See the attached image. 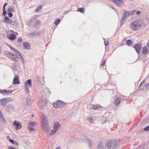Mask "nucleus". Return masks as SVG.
I'll return each mask as SVG.
<instances>
[{
    "mask_svg": "<svg viewBox=\"0 0 149 149\" xmlns=\"http://www.w3.org/2000/svg\"><path fill=\"white\" fill-rule=\"evenodd\" d=\"M118 144L116 141L109 140L106 142V146L107 149H115L118 146Z\"/></svg>",
    "mask_w": 149,
    "mask_h": 149,
    "instance_id": "nucleus-1",
    "label": "nucleus"
},
{
    "mask_svg": "<svg viewBox=\"0 0 149 149\" xmlns=\"http://www.w3.org/2000/svg\"><path fill=\"white\" fill-rule=\"evenodd\" d=\"M141 24L138 20H136L131 23L130 25V29L133 31H135L139 29Z\"/></svg>",
    "mask_w": 149,
    "mask_h": 149,
    "instance_id": "nucleus-2",
    "label": "nucleus"
},
{
    "mask_svg": "<svg viewBox=\"0 0 149 149\" xmlns=\"http://www.w3.org/2000/svg\"><path fill=\"white\" fill-rule=\"evenodd\" d=\"M42 127L44 131L46 132H47L49 131V126L47 119L45 116L42 118Z\"/></svg>",
    "mask_w": 149,
    "mask_h": 149,
    "instance_id": "nucleus-3",
    "label": "nucleus"
},
{
    "mask_svg": "<svg viewBox=\"0 0 149 149\" xmlns=\"http://www.w3.org/2000/svg\"><path fill=\"white\" fill-rule=\"evenodd\" d=\"M53 105L54 107L55 108H61L65 105L66 103L61 101L59 100L55 103H53Z\"/></svg>",
    "mask_w": 149,
    "mask_h": 149,
    "instance_id": "nucleus-4",
    "label": "nucleus"
},
{
    "mask_svg": "<svg viewBox=\"0 0 149 149\" xmlns=\"http://www.w3.org/2000/svg\"><path fill=\"white\" fill-rule=\"evenodd\" d=\"M13 125L15 126V128L17 130H19L22 127V125L21 123L16 120L13 122Z\"/></svg>",
    "mask_w": 149,
    "mask_h": 149,
    "instance_id": "nucleus-5",
    "label": "nucleus"
},
{
    "mask_svg": "<svg viewBox=\"0 0 149 149\" xmlns=\"http://www.w3.org/2000/svg\"><path fill=\"white\" fill-rule=\"evenodd\" d=\"M134 48L137 54H139L141 51V46L140 44H136L134 46Z\"/></svg>",
    "mask_w": 149,
    "mask_h": 149,
    "instance_id": "nucleus-6",
    "label": "nucleus"
},
{
    "mask_svg": "<svg viewBox=\"0 0 149 149\" xmlns=\"http://www.w3.org/2000/svg\"><path fill=\"white\" fill-rule=\"evenodd\" d=\"M79 140V141H78L79 142H80V141L82 142H87L89 143H90V145L88 146H89V147L91 148V143H92V141L91 140L88 139H82L81 140L79 139H78L77 138L75 139V140L76 141L77 139Z\"/></svg>",
    "mask_w": 149,
    "mask_h": 149,
    "instance_id": "nucleus-7",
    "label": "nucleus"
},
{
    "mask_svg": "<svg viewBox=\"0 0 149 149\" xmlns=\"http://www.w3.org/2000/svg\"><path fill=\"white\" fill-rule=\"evenodd\" d=\"M13 84H20V81L19 79V77L18 76H15L13 79Z\"/></svg>",
    "mask_w": 149,
    "mask_h": 149,
    "instance_id": "nucleus-8",
    "label": "nucleus"
},
{
    "mask_svg": "<svg viewBox=\"0 0 149 149\" xmlns=\"http://www.w3.org/2000/svg\"><path fill=\"white\" fill-rule=\"evenodd\" d=\"M8 99L6 98H3L2 99H0V105H6L7 104V100Z\"/></svg>",
    "mask_w": 149,
    "mask_h": 149,
    "instance_id": "nucleus-9",
    "label": "nucleus"
},
{
    "mask_svg": "<svg viewBox=\"0 0 149 149\" xmlns=\"http://www.w3.org/2000/svg\"><path fill=\"white\" fill-rule=\"evenodd\" d=\"M117 6H120L123 4L122 0H112Z\"/></svg>",
    "mask_w": 149,
    "mask_h": 149,
    "instance_id": "nucleus-10",
    "label": "nucleus"
},
{
    "mask_svg": "<svg viewBox=\"0 0 149 149\" xmlns=\"http://www.w3.org/2000/svg\"><path fill=\"white\" fill-rule=\"evenodd\" d=\"M9 47L10 49L12 50L15 53H16L17 55L20 56V57L22 59H23V57L21 56L19 52L17 51L16 50H15L13 47H12L10 46L9 45Z\"/></svg>",
    "mask_w": 149,
    "mask_h": 149,
    "instance_id": "nucleus-11",
    "label": "nucleus"
},
{
    "mask_svg": "<svg viewBox=\"0 0 149 149\" xmlns=\"http://www.w3.org/2000/svg\"><path fill=\"white\" fill-rule=\"evenodd\" d=\"M4 23H6L8 24H11L12 23V20L10 19L7 16H6L4 18Z\"/></svg>",
    "mask_w": 149,
    "mask_h": 149,
    "instance_id": "nucleus-12",
    "label": "nucleus"
},
{
    "mask_svg": "<svg viewBox=\"0 0 149 149\" xmlns=\"http://www.w3.org/2000/svg\"><path fill=\"white\" fill-rule=\"evenodd\" d=\"M23 45L24 49H28L30 48V44L28 42H24Z\"/></svg>",
    "mask_w": 149,
    "mask_h": 149,
    "instance_id": "nucleus-13",
    "label": "nucleus"
},
{
    "mask_svg": "<svg viewBox=\"0 0 149 149\" xmlns=\"http://www.w3.org/2000/svg\"><path fill=\"white\" fill-rule=\"evenodd\" d=\"M142 52L144 55H146L148 52V49L146 47L144 46L143 48Z\"/></svg>",
    "mask_w": 149,
    "mask_h": 149,
    "instance_id": "nucleus-14",
    "label": "nucleus"
},
{
    "mask_svg": "<svg viewBox=\"0 0 149 149\" xmlns=\"http://www.w3.org/2000/svg\"><path fill=\"white\" fill-rule=\"evenodd\" d=\"M88 106L89 107L88 108L94 110H96L99 107V106L97 105L90 104Z\"/></svg>",
    "mask_w": 149,
    "mask_h": 149,
    "instance_id": "nucleus-15",
    "label": "nucleus"
},
{
    "mask_svg": "<svg viewBox=\"0 0 149 149\" xmlns=\"http://www.w3.org/2000/svg\"><path fill=\"white\" fill-rule=\"evenodd\" d=\"M16 38L15 35L14 33H12L9 35L8 39L11 40H15Z\"/></svg>",
    "mask_w": 149,
    "mask_h": 149,
    "instance_id": "nucleus-16",
    "label": "nucleus"
},
{
    "mask_svg": "<svg viewBox=\"0 0 149 149\" xmlns=\"http://www.w3.org/2000/svg\"><path fill=\"white\" fill-rule=\"evenodd\" d=\"M60 127V125L58 123H54V129L58 130V128Z\"/></svg>",
    "mask_w": 149,
    "mask_h": 149,
    "instance_id": "nucleus-17",
    "label": "nucleus"
},
{
    "mask_svg": "<svg viewBox=\"0 0 149 149\" xmlns=\"http://www.w3.org/2000/svg\"><path fill=\"white\" fill-rule=\"evenodd\" d=\"M124 12L123 16L126 19L129 17L130 15L129 12L127 10H124Z\"/></svg>",
    "mask_w": 149,
    "mask_h": 149,
    "instance_id": "nucleus-18",
    "label": "nucleus"
},
{
    "mask_svg": "<svg viewBox=\"0 0 149 149\" xmlns=\"http://www.w3.org/2000/svg\"><path fill=\"white\" fill-rule=\"evenodd\" d=\"M120 99L119 98H117L115 100V104L116 105L119 104L120 101Z\"/></svg>",
    "mask_w": 149,
    "mask_h": 149,
    "instance_id": "nucleus-19",
    "label": "nucleus"
},
{
    "mask_svg": "<svg viewBox=\"0 0 149 149\" xmlns=\"http://www.w3.org/2000/svg\"><path fill=\"white\" fill-rule=\"evenodd\" d=\"M9 141L12 143L16 145L17 146L18 145V143L16 141H14L12 139H10L9 140Z\"/></svg>",
    "mask_w": 149,
    "mask_h": 149,
    "instance_id": "nucleus-20",
    "label": "nucleus"
},
{
    "mask_svg": "<svg viewBox=\"0 0 149 149\" xmlns=\"http://www.w3.org/2000/svg\"><path fill=\"white\" fill-rule=\"evenodd\" d=\"M6 107L8 110H10L11 109H13L14 108V106L11 104H8L7 106Z\"/></svg>",
    "mask_w": 149,
    "mask_h": 149,
    "instance_id": "nucleus-21",
    "label": "nucleus"
},
{
    "mask_svg": "<svg viewBox=\"0 0 149 149\" xmlns=\"http://www.w3.org/2000/svg\"><path fill=\"white\" fill-rule=\"evenodd\" d=\"M36 123L34 122H30L29 123V125L30 126L32 127H34V125L36 124Z\"/></svg>",
    "mask_w": 149,
    "mask_h": 149,
    "instance_id": "nucleus-22",
    "label": "nucleus"
},
{
    "mask_svg": "<svg viewBox=\"0 0 149 149\" xmlns=\"http://www.w3.org/2000/svg\"><path fill=\"white\" fill-rule=\"evenodd\" d=\"M133 43V42L131 41L130 40H128L126 42V44L127 45L130 46L131 45H132Z\"/></svg>",
    "mask_w": 149,
    "mask_h": 149,
    "instance_id": "nucleus-23",
    "label": "nucleus"
},
{
    "mask_svg": "<svg viewBox=\"0 0 149 149\" xmlns=\"http://www.w3.org/2000/svg\"><path fill=\"white\" fill-rule=\"evenodd\" d=\"M27 83L28 84L29 87H32L31 80L30 79H29L27 81Z\"/></svg>",
    "mask_w": 149,
    "mask_h": 149,
    "instance_id": "nucleus-24",
    "label": "nucleus"
},
{
    "mask_svg": "<svg viewBox=\"0 0 149 149\" xmlns=\"http://www.w3.org/2000/svg\"><path fill=\"white\" fill-rule=\"evenodd\" d=\"M60 20L59 19H56L54 23L55 25H58L60 23Z\"/></svg>",
    "mask_w": 149,
    "mask_h": 149,
    "instance_id": "nucleus-25",
    "label": "nucleus"
},
{
    "mask_svg": "<svg viewBox=\"0 0 149 149\" xmlns=\"http://www.w3.org/2000/svg\"><path fill=\"white\" fill-rule=\"evenodd\" d=\"M104 148V146L102 144H99L97 146V149H102Z\"/></svg>",
    "mask_w": 149,
    "mask_h": 149,
    "instance_id": "nucleus-26",
    "label": "nucleus"
},
{
    "mask_svg": "<svg viewBox=\"0 0 149 149\" xmlns=\"http://www.w3.org/2000/svg\"><path fill=\"white\" fill-rule=\"evenodd\" d=\"M42 8V6L41 5H40L38 6L37 7V8L35 9L36 12H38L39 11L40 9Z\"/></svg>",
    "mask_w": 149,
    "mask_h": 149,
    "instance_id": "nucleus-27",
    "label": "nucleus"
},
{
    "mask_svg": "<svg viewBox=\"0 0 149 149\" xmlns=\"http://www.w3.org/2000/svg\"><path fill=\"white\" fill-rule=\"evenodd\" d=\"M13 91L12 90H6V92H5V95H9V94H10L13 92Z\"/></svg>",
    "mask_w": 149,
    "mask_h": 149,
    "instance_id": "nucleus-28",
    "label": "nucleus"
},
{
    "mask_svg": "<svg viewBox=\"0 0 149 149\" xmlns=\"http://www.w3.org/2000/svg\"><path fill=\"white\" fill-rule=\"evenodd\" d=\"M128 12L130 15H133L135 13V10H134Z\"/></svg>",
    "mask_w": 149,
    "mask_h": 149,
    "instance_id": "nucleus-29",
    "label": "nucleus"
},
{
    "mask_svg": "<svg viewBox=\"0 0 149 149\" xmlns=\"http://www.w3.org/2000/svg\"><path fill=\"white\" fill-rule=\"evenodd\" d=\"M77 11L81 13H83L84 12V8H78L77 9Z\"/></svg>",
    "mask_w": 149,
    "mask_h": 149,
    "instance_id": "nucleus-30",
    "label": "nucleus"
},
{
    "mask_svg": "<svg viewBox=\"0 0 149 149\" xmlns=\"http://www.w3.org/2000/svg\"><path fill=\"white\" fill-rule=\"evenodd\" d=\"M6 92V89L1 90L0 91V93H1L3 95H5Z\"/></svg>",
    "mask_w": 149,
    "mask_h": 149,
    "instance_id": "nucleus-31",
    "label": "nucleus"
},
{
    "mask_svg": "<svg viewBox=\"0 0 149 149\" xmlns=\"http://www.w3.org/2000/svg\"><path fill=\"white\" fill-rule=\"evenodd\" d=\"M35 23L36 24L38 25H40L41 23V22L39 20H36L35 22Z\"/></svg>",
    "mask_w": 149,
    "mask_h": 149,
    "instance_id": "nucleus-32",
    "label": "nucleus"
},
{
    "mask_svg": "<svg viewBox=\"0 0 149 149\" xmlns=\"http://www.w3.org/2000/svg\"><path fill=\"white\" fill-rule=\"evenodd\" d=\"M33 101V100L31 99H29L27 100V103L29 105V104H31V102Z\"/></svg>",
    "mask_w": 149,
    "mask_h": 149,
    "instance_id": "nucleus-33",
    "label": "nucleus"
},
{
    "mask_svg": "<svg viewBox=\"0 0 149 149\" xmlns=\"http://www.w3.org/2000/svg\"><path fill=\"white\" fill-rule=\"evenodd\" d=\"M57 131V130H55L54 129V130L51 131L50 134H54L55 133H56Z\"/></svg>",
    "mask_w": 149,
    "mask_h": 149,
    "instance_id": "nucleus-34",
    "label": "nucleus"
},
{
    "mask_svg": "<svg viewBox=\"0 0 149 149\" xmlns=\"http://www.w3.org/2000/svg\"><path fill=\"white\" fill-rule=\"evenodd\" d=\"M0 120H4V119L3 118V115L1 112H0Z\"/></svg>",
    "mask_w": 149,
    "mask_h": 149,
    "instance_id": "nucleus-35",
    "label": "nucleus"
},
{
    "mask_svg": "<svg viewBox=\"0 0 149 149\" xmlns=\"http://www.w3.org/2000/svg\"><path fill=\"white\" fill-rule=\"evenodd\" d=\"M87 120L88 121V122L90 123H91L93 122V121L92 120V119L90 117H88L87 118Z\"/></svg>",
    "mask_w": 149,
    "mask_h": 149,
    "instance_id": "nucleus-36",
    "label": "nucleus"
},
{
    "mask_svg": "<svg viewBox=\"0 0 149 149\" xmlns=\"http://www.w3.org/2000/svg\"><path fill=\"white\" fill-rule=\"evenodd\" d=\"M143 130L145 131H149V125L143 129Z\"/></svg>",
    "mask_w": 149,
    "mask_h": 149,
    "instance_id": "nucleus-37",
    "label": "nucleus"
},
{
    "mask_svg": "<svg viewBox=\"0 0 149 149\" xmlns=\"http://www.w3.org/2000/svg\"><path fill=\"white\" fill-rule=\"evenodd\" d=\"M7 14L8 15V16L9 17H11L13 15V14L11 12H9Z\"/></svg>",
    "mask_w": 149,
    "mask_h": 149,
    "instance_id": "nucleus-38",
    "label": "nucleus"
},
{
    "mask_svg": "<svg viewBox=\"0 0 149 149\" xmlns=\"http://www.w3.org/2000/svg\"><path fill=\"white\" fill-rule=\"evenodd\" d=\"M23 41V39L19 37L17 39V41L21 42L22 41Z\"/></svg>",
    "mask_w": 149,
    "mask_h": 149,
    "instance_id": "nucleus-39",
    "label": "nucleus"
},
{
    "mask_svg": "<svg viewBox=\"0 0 149 149\" xmlns=\"http://www.w3.org/2000/svg\"><path fill=\"white\" fill-rule=\"evenodd\" d=\"M104 44L105 46H107L108 45L109 42L108 41H105L104 42Z\"/></svg>",
    "mask_w": 149,
    "mask_h": 149,
    "instance_id": "nucleus-40",
    "label": "nucleus"
},
{
    "mask_svg": "<svg viewBox=\"0 0 149 149\" xmlns=\"http://www.w3.org/2000/svg\"><path fill=\"white\" fill-rule=\"evenodd\" d=\"M25 90L26 91V92L27 93H28L29 92V88L27 86L25 88Z\"/></svg>",
    "mask_w": 149,
    "mask_h": 149,
    "instance_id": "nucleus-41",
    "label": "nucleus"
},
{
    "mask_svg": "<svg viewBox=\"0 0 149 149\" xmlns=\"http://www.w3.org/2000/svg\"><path fill=\"white\" fill-rule=\"evenodd\" d=\"M13 9V8H9L8 9V11H9V12H12Z\"/></svg>",
    "mask_w": 149,
    "mask_h": 149,
    "instance_id": "nucleus-42",
    "label": "nucleus"
},
{
    "mask_svg": "<svg viewBox=\"0 0 149 149\" xmlns=\"http://www.w3.org/2000/svg\"><path fill=\"white\" fill-rule=\"evenodd\" d=\"M6 10H3V13L2 15L3 16H5L6 14Z\"/></svg>",
    "mask_w": 149,
    "mask_h": 149,
    "instance_id": "nucleus-43",
    "label": "nucleus"
},
{
    "mask_svg": "<svg viewBox=\"0 0 149 149\" xmlns=\"http://www.w3.org/2000/svg\"><path fill=\"white\" fill-rule=\"evenodd\" d=\"M120 27H121V26L122 25H123V24H124V21L121 20L120 21Z\"/></svg>",
    "mask_w": 149,
    "mask_h": 149,
    "instance_id": "nucleus-44",
    "label": "nucleus"
},
{
    "mask_svg": "<svg viewBox=\"0 0 149 149\" xmlns=\"http://www.w3.org/2000/svg\"><path fill=\"white\" fill-rule=\"evenodd\" d=\"M28 129L30 131H32L33 130V128L30 127H28Z\"/></svg>",
    "mask_w": 149,
    "mask_h": 149,
    "instance_id": "nucleus-45",
    "label": "nucleus"
},
{
    "mask_svg": "<svg viewBox=\"0 0 149 149\" xmlns=\"http://www.w3.org/2000/svg\"><path fill=\"white\" fill-rule=\"evenodd\" d=\"M8 149H16L11 146H8Z\"/></svg>",
    "mask_w": 149,
    "mask_h": 149,
    "instance_id": "nucleus-46",
    "label": "nucleus"
},
{
    "mask_svg": "<svg viewBox=\"0 0 149 149\" xmlns=\"http://www.w3.org/2000/svg\"><path fill=\"white\" fill-rule=\"evenodd\" d=\"M105 62H106V61H105V60H104L103 62L101 63V66H103L104 64L105 63Z\"/></svg>",
    "mask_w": 149,
    "mask_h": 149,
    "instance_id": "nucleus-47",
    "label": "nucleus"
},
{
    "mask_svg": "<svg viewBox=\"0 0 149 149\" xmlns=\"http://www.w3.org/2000/svg\"><path fill=\"white\" fill-rule=\"evenodd\" d=\"M126 19V18L123 16V17L122 18L121 20L124 21Z\"/></svg>",
    "mask_w": 149,
    "mask_h": 149,
    "instance_id": "nucleus-48",
    "label": "nucleus"
},
{
    "mask_svg": "<svg viewBox=\"0 0 149 149\" xmlns=\"http://www.w3.org/2000/svg\"><path fill=\"white\" fill-rule=\"evenodd\" d=\"M146 87L147 88H149V82L146 85Z\"/></svg>",
    "mask_w": 149,
    "mask_h": 149,
    "instance_id": "nucleus-49",
    "label": "nucleus"
},
{
    "mask_svg": "<svg viewBox=\"0 0 149 149\" xmlns=\"http://www.w3.org/2000/svg\"><path fill=\"white\" fill-rule=\"evenodd\" d=\"M12 56H13V57L14 58H17V55L14 54H13V55Z\"/></svg>",
    "mask_w": 149,
    "mask_h": 149,
    "instance_id": "nucleus-50",
    "label": "nucleus"
},
{
    "mask_svg": "<svg viewBox=\"0 0 149 149\" xmlns=\"http://www.w3.org/2000/svg\"><path fill=\"white\" fill-rule=\"evenodd\" d=\"M6 99H8V100L7 101H12V99L10 98H6Z\"/></svg>",
    "mask_w": 149,
    "mask_h": 149,
    "instance_id": "nucleus-51",
    "label": "nucleus"
},
{
    "mask_svg": "<svg viewBox=\"0 0 149 149\" xmlns=\"http://www.w3.org/2000/svg\"><path fill=\"white\" fill-rule=\"evenodd\" d=\"M140 13V12L139 11H137L136 12V13L138 15H139Z\"/></svg>",
    "mask_w": 149,
    "mask_h": 149,
    "instance_id": "nucleus-52",
    "label": "nucleus"
},
{
    "mask_svg": "<svg viewBox=\"0 0 149 149\" xmlns=\"http://www.w3.org/2000/svg\"><path fill=\"white\" fill-rule=\"evenodd\" d=\"M41 108L42 109H44V105H42V104L41 105Z\"/></svg>",
    "mask_w": 149,
    "mask_h": 149,
    "instance_id": "nucleus-53",
    "label": "nucleus"
},
{
    "mask_svg": "<svg viewBox=\"0 0 149 149\" xmlns=\"http://www.w3.org/2000/svg\"><path fill=\"white\" fill-rule=\"evenodd\" d=\"M5 7L3 6V7L2 10H5Z\"/></svg>",
    "mask_w": 149,
    "mask_h": 149,
    "instance_id": "nucleus-54",
    "label": "nucleus"
},
{
    "mask_svg": "<svg viewBox=\"0 0 149 149\" xmlns=\"http://www.w3.org/2000/svg\"><path fill=\"white\" fill-rule=\"evenodd\" d=\"M9 53L10 54V55H11V56H13V54L12 53L9 52Z\"/></svg>",
    "mask_w": 149,
    "mask_h": 149,
    "instance_id": "nucleus-55",
    "label": "nucleus"
},
{
    "mask_svg": "<svg viewBox=\"0 0 149 149\" xmlns=\"http://www.w3.org/2000/svg\"><path fill=\"white\" fill-rule=\"evenodd\" d=\"M147 46L148 47V48H149V42L147 43Z\"/></svg>",
    "mask_w": 149,
    "mask_h": 149,
    "instance_id": "nucleus-56",
    "label": "nucleus"
},
{
    "mask_svg": "<svg viewBox=\"0 0 149 149\" xmlns=\"http://www.w3.org/2000/svg\"><path fill=\"white\" fill-rule=\"evenodd\" d=\"M137 149H144V148H141L140 147H139Z\"/></svg>",
    "mask_w": 149,
    "mask_h": 149,
    "instance_id": "nucleus-57",
    "label": "nucleus"
},
{
    "mask_svg": "<svg viewBox=\"0 0 149 149\" xmlns=\"http://www.w3.org/2000/svg\"><path fill=\"white\" fill-rule=\"evenodd\" d=\"M69 11V10H67V11H65V12H64V13L65 14H66V13H67Z\"/></svg>",
    "mask_w": 149,
    "mask_h": 149,
    "instance_id": "nucleus-58",
    "label": "nucleus"
},
{
    "mask_svg": "<svg viewBox=\"0 0 149 149\" xmlns=\"http://www.w3.org/2000/svg\"><path fill=\"white\" fill-rule=\"evenodd\" d=\"M7 5V3H5L4 4V5L3 6L6 7V6Z\"/></svg>",
    "mask_w": 149,
    "mask_h": 149,
    "instance_id": "nucleus-59",
    "label": "nucleus"
},
{
    "mask_svg": "<svg viewBox=\"0 0 149 149\" xmlns=\"http://www.w3.org/2000/svg\"><path fill=\"white\" fill-rule=\"evenodd\" d=\"M39 98L41 100H42V96H40Z\"/></svg>",
    "mask_w": 149,
    "mask_h": 149,
    "instance_id": "nucleus-60",
    "label": "nucleus"
},
{
    "mask_svg": "<svg viewBox=\"0 0 149 149\" xmlns=\"http://www.w3.org/2000/svg\"><path fill=\"white\" fill-rule=\"evenodd\" d=\"M60 147L59 146L57 147L55 149H59Z\"/></svg>",
    "mask_w": 149,
    "mask_h": 149,
    "instance_id": "nucleus-61",
    "label": "nucleus"
},
{
    "mask_svg": "<svg viewBox=\"0 0 149 149\" xmlns=\"http://www.w3.org/2000/svg\"><path fill=\"white\" fill-rule=\"evenodd\" d=\"M25 85H27V83H26L25 84Z\"/></svg>",
    "mask_w": 149,
    "mask_h": 149,
    "instance_id": "nucleus-62",
    "label": "nucleus"
},
{
    "mask_svg": "<svg viewBox=\"0 0 149 149\" xmlns=\"http://www.w3.org/2000/svg\"><path fill=\"white\" fill-rule=\"evenodd\" d=\"M32 117H33V115H32Z\"/></svg>",
    "mask_w": 149,
    "mask_h": 149,
    "instance_id": "nucleus-63",
    "label": "nucleus"
},
{
    "mask_svg": "<svg viewBox=\"0 0 149 149\" xmlns=\"http://www.w3.org/2000/svg\"><path fill=\"white\" fill-rule=\"evenodd\" d=\"M141 83L140 84V86L141 85Z\"/></svg>",
    "mask_w": 149,
    "mask_h": 149,
    "instance_id": "nucleus-64",
    "label": "nucleus"
}]
</instances>
